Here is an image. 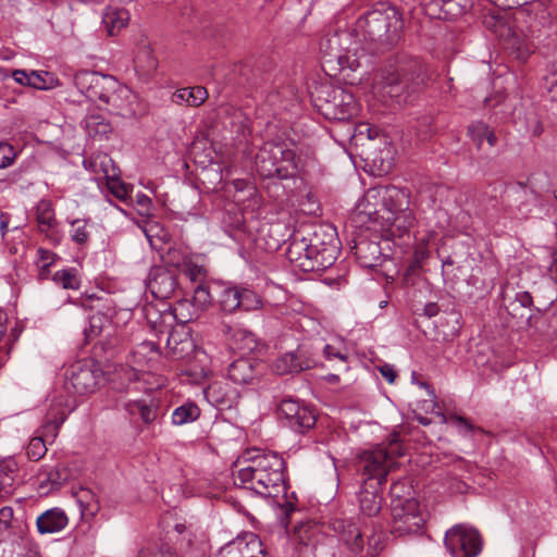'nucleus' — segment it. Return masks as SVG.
Masks as SVG:
<instances>
[{"instance_id": "21", "label": "nucleus", "mask_w": 557, "mask_h": 557, "mask_svg": "<svg viewBox=\"0 0 557 557\" xmlns=\"http://www.w3.org/2000/svg\"><path fill=\"white\" fill-rule=\"evenodd\" d=\"M472 5V0H426L421 2L425 15L432 20L442 21H454L467 13Z\"/></svg>"}, {"instance_id": "33", "label": "nucleus", "mask_w": 557, "mask_h": 557, "mask_svg": "<svg viewBox=\"0 0 557 557\" xmlns=\"http://www.w3.org/2000/svg\"><path fill=\"white\" fill-rule=\"evenodd\" d=\"M430 257V250L424 244H419L413 253L407 260V264L405 265L403 280L406 285H413L414 278L422 271L424 262Z\"/></svg>"}, {"instance_id": "23", "label": "nucleus", "mask_w": 557, "mask_h": 557, "mask_svg": "<svg viewBox=\"0 0 557 557\" xmlns=\"http://www.w3.org/2000/svg\"><path fill=\"white\" fill-rule=\"evenodd\" d=\"M414 215L410 209L392 216L385 215L381 222V237L386 240H403L410 238V228L413 226Z\"/></svg>"}, {"instance_id": "41", "label": "nucleus", "mask_w": 557, "mask_h": 557, "mask_svg": "<svg viewBox=\"0 0 557 557\" xmlns=\"http://www.w3.org/2000/svg\"><path fill=\"white\" fill-rule=\"evenodd\" d=\"M200 413L201 410L198 405L188 400L174 409L172 413V423L174 425L191 423L199 419Z\"/></svg>"}, {"instance_id": "63", "label": "nucleus", "mask_w": 557, "mask_h": 557, "mask_svg": "<svg viewBox=\"0 0 557 557\" xmlns=\"http://www.w3.org/2000/svg\"><path fill=\"white\" fill-rule=\"evenodd\" d=\"M137 213L141 216H153V205L150 197L143 193L136 195Z\"/></svg>"}, {"instance_id": "51", "label": "nucleus", "mask_w": 557, "mask_h": 557, "mask_svg": "<svg viewBox=\"0 0 557 557\" xmlns=\"http://www.w3.org/2000/svg\"><path fill=\"white\" fill-rule=\"evenodd\" d=\"M490 127L483 121H475L468 125L467 133L478 149H481Z\"/></svg>"}, {"instance_id": "9", "label": "nucleus", "mask_w": 557, "mask_h": 557, "mask_svg": "<svg viewBox=\"0 0 557 557\" xmlns=\"http://www.w3.org/2000/svg\"><path fill=\"white\" fill-rule=\"evenodd\" d=\"M66 388L86 395L96 392L107 381L106 372L94 359H82L72 363L65 371Z\"/></svg>"}, {"instance_id": "64", "label": "nucleus", "mask_w": 557, "mask_h": 557, "mask_svg": "<svg viewBox=\"0 0 557 557\" xmlns=\"http://www.w3.org/2000/svg\"><path fill=\"white\" fill-rule=\"evenodd\" d=\"M15 157L16 153L14 148L10 144L0 143V169L10 166L13 163Z\"/></svg>"}, {"instance_id": "17", "label": "nucleus", "mask_w": 557, "mask_h": 557, "mask_svg": "<svg viewBox=\"0 0 557 557\" xmlns=\"http://www.w3.org/2000/svg\"><path fill=\"white\" fill-rule=\"evenodd\" d=\"M483 24L499 38L505 49H522L523 36L513 27L507 12L491 11L484 15Z\"/></svg>"}, {"instance_id": "45", "label": "nucleus", "mask_w": 557, "mask_h": 557, "mask_svg": "<svg viewBox=\"0 0 557 557\" xmlns=\"http://www.w3.org/2000/svg\"><path fill=\"white\" fill-rule=\"evenodd\" d=\"M161 260L163 262L162 267L175 269L176 273H178L188 262L189 258L182 249L169 247L168 250L161 255Z\"/></svg>"}, {"instance_id": "59", "label": "nucleus", "mask_w": 557, "mask_h": 557, "mask_svg": "<svg viewBox=\"0 0 557 557\" xmlns=\"http://www.w3.org/2000/svg\"><path fill=\"white\" fill-rule=\"evenodd\" d=\"M47 453V438L36 436L30 440L27 446V456L32 460L41 459Z\"/></svg>"}, {"instance_id": "3", "label": "nucleus", "mask_w": 557, "mask_h": 557, "mask_svg": "<svg viewBox=\"0 0 557 557\" xmlns=\"http://www.w3.org/2000/svg\"><path fill=\"white\" fill-rule=\"evenodd\" d=\"M357 30L361 33L366 41L362 51L381 54L399 42L404 22L395 7L381 4L358 18Z\"/></svg>"}, {"instance_id": "44", "label": "nucleus", "mask_w": 557, "mask_h": 557, "mask_svg": "<svg viewBox=\"0 0 557 557\" xmlns=\"http://www.w3.org/2000/svg\"><path fill=\"white\" fill-rule=\"evenodd\" d=\"M352 554H361L364 548L363 533L356 523L348 525L342 540Z\"/></svg>"}, {"instance_id": "52", "label": "nucleus", "mask_w": 557, "mask_h": 557, "mask_svg": "<svg viewBox=\"0 0 557 557\" xmlns=\"http://www.w3.org/2000/svg\"><path fill=\"white\" fill-rule=\"evenodd\" d=\"M414 128L417 131V135L421 139L429 138L436 132L434 116L432 114L421 115L420 117L417 119Z\"/></svg>"}, {"instance_id": "8", "label": "nucleus", "mask_w": 557, "mask_h": 557, "mask_svg": "<svg viewBox=\"0 0 557 557\" xmlns=\"http://www.w3.org/2000/svg\"><path fill=\"white\" fill-rule=\"evenodd\" d=\"M397 484L391 488V516L392 531L395 537H406L422 533L424 518L422 516L420 504L414 498L400 497L395 495Z\"/></svg>"}, {"instance_id": "11", "label": "nucleus", "mask_w": 557, "mask_h": 557, "mask_svg": "<svg viewBox=\"0 0 557 557\" xmlns=\"http://www.w3.org/2000/svg\"><path fill=\"white\" fill-rule=\"evenodd\" d=\"M444 543L453 557H476L483 546L479 531L462 524L449 529Z\"/></svg>"}, {"instance_id": "5", "label": "nucleus", "mask_w": 557, "mask_h": 557, "mask_svg": "<svg viewBox=\"0 0 557 557\" xmlns=\"http://www.w3.org/2000/svg\"><path fill=\"white\" fill-rule=\"evenodd\" d=\"M356 468L361 475L357 493L359 510L364 517H377L383 507V491L387 483L386 456L383 453H360L357 455Z\"/></svg>"}, {"instance_id": "46", "label": "nucleus", "mask_w": 557, "mask_h": 557, "mask_svg": "<svg viewBox=\"0 0 557 557\" xmlns=\"http://www.w3.org/2000/svg\"><path fill=\"white\" fill-rule=\"evenodd\" d=\"M52 281L64 289H78L81 286V281L75 268L57 271L52 276Z\"/></svg>"}, {"instance_id": "20", "label": "nucleus", "mask_w": 557, "mask_h": 557, "mask_svg": "<svg viewBox=\"0 0 557 557\" xmlns=\"http://www.w3.org/2000/svg\"><path fill=\"white\" fill-rule=\"evenodd\" d=\"M147 287L156 299H170L178 289V273L175 269L154 265L149 271Z\"/></svg>"}, {"instance_id": "32", "label": "nucleus", "mask_w": 557, "mask_h": 557, "mask_svg": "<svg viewBox=\"0 0 557 557\" xmlns=\"http://www.w3.org/2000/svg\"><path fill=\"white\" fill-rule=\"evenodd\" d=\"M206 396L219 409L232 408L238 398L235 389L227 384L213 383L206 391Z\"/></svg>"}, {"instance_id": "15", "label": "nucleus", "mask_w": 557, "mask_h": 557, "mask_svg": "<svg viewBox=\"0 0 557 557\" xmlns=\"http://www.w3.org/2000/svg\"><path fill=\"white\" fill-rule=\"evenodd\" d=\"M292 237V232L287 224L282 221L269 222L258 220V226L253 228V235L250 236L249 244L267 252L277 251L283 244H286Z\"/></svg>"}, {"instance_id": "42", "label": "nucleus", "mask_w": 557, "mask_h": 557, "mask_svg": "<svg viewBox=\"0 0 557 557\" xmlns=\"http://www.w3.org/2000/svg\"><path fill=\"white\" fill-rule=\"evenodd\" d=\"M16 470L17 463L13 458L0 462V493L10 494L12 492Z\"/></svg>"}, {"instance_id": "35", "label": "nucleus", "mask_w": 557, "mask_h": 557, "mask_svg": "<svg viewBox=\"0 0 557 557\" xmlns=\"http://www.w3.org/2000/svg\"><path fill=\"white\" fill-rule=\"evenodd\" d=\"M373 193L374 188L364 195L362 203L358 207V216L362 223H373L380 226L385 215L381 211L380 200L372 195Z\"/></svg>"}, {"instance_id": "39", "label": "nucleus", "mask_w": 557, "mask_h": 557, "mask_svg": "<svg viewBox=\"0 0 557 557\" xmlns=\"http://www.w3.org/2000/svg\"><path fill=\"white\" fill-rule=\"evenodd\" d=\"M84 127L91 137H107L113 129L110 121L99 113H90L83 121Z\"/></svg>"}, {"instance_id": "24", "label": "nucleus", "mask_w": 557, "mask_h": 557, "mask_svg": "<svg viewBox=\"0 0 557 557\" xmlns=\"http://www.w3.org/2000/svg\"><path fill=\"white\" fill-rule=\"evenodd\" d=\"M257 552L260 555L267 554L259 536L255 533H248L225 544L218 552L216 557H258L255 555Z\"/></svg>"}, {"instance_id": "16", "label": "nucleus", "mask_w": 557, "mask_h": 557, "mask_svg": "<svg viewBox=\"0 0 557 557\" xmlns=\"http://www.w3.org/2000/svg\"><path fill=\"white\" fill-rule=\"evenodd\" d=\"M272 62L268 58H250L234 65L233 79L245 89H256L268 79Z\"/></svg>"}, {"instance_id": "50", "label": "nucleus", "mask_w": 557, "mask_h": 557, "mask_svg": "<svg viewBox=\"0 0 557 557\" xmlns=\"http://www.w3.org/2000/svg\"><path fill=\"white\" fill-rule=\"evenodd\" d=\"M296 351L305 369H313L320 364L318 349H315L313 345L301 344L296 348Z\"/></svg>"}, {"instance_id": "1", "label": "nucleus", "mask_w": 557, "mask_h": 557, "mask_svg": "<svg viewBox=\"0 0 557 557\" xmlns=\"http://www.w3.org/2000/svg\"><path fill=\"white\" fill-rule=\"evenodd\" d=\"M251 466L238 470L237 479L245 488L253 491L262 497H278L283 493V502H277L283 517L282 523L287 528L290 515L297 509L296 495L287 496L286 462L275 451L259 453L250 457Z\"/></svg>"}, {"instance_id": "13", "label": "nucleus", "mask_w": 557, "mask_h": 557, "mask_svg": "<svg viewBox=\"0 0 557 557\" xmlns=\"http://www.w3.org/2000/svg\"><path fill=\"white\" fill-rule=\"evenodd\" d=\"M504 308L507 314L521 326L530 329L537 327L539 313L535 310V300L533 294L529 290H517L513 296L502 293Z\"/></svg>"}, {"instance_id": "27", "label": "nucleus", "mask_w": 557, "mask_h": 557, "mask_svg": "<svg viewBox=\"0 0 557 557\" xmlns=\"http://www.w3.org/2000/svg\"><path fill=\"white\" fill-rule=\"evenodd\" d=\"M550 0H531L525 5L519 7L518 13L533 15V22L530 24L532 30H535L537 26L557 30V24L554 22L550 11Z\"/></svg>"}, {"instance_id": "58", "label": "nucleus", "mask_w": 557, "mask_h": 557, "mask_svg": "<svg viewBox=\"0 0 557 557\" xmlns=\"http://www.w3.org/2000/svg\"><path fill=\"white\" fill-rule=\"evenodd\" d=\"M122 380L120 385H115L113 379H111L112 388L117 392H127L131 383L138 380L137 372L133 368H122L116 374Z\"/></svg>"}, {"instance_id": "22", "label": "nucleus", "mask_w": 557, "mask_h": 557, "mask_svg": "<svg viewBox=\"0 0 557 557\" xmlns=\"http://www.w3.org/2000/svg\"><path fill=\"white\" fill-rule=\"evenodd\" d=\"M381 202V211L384 215L392 216L398 212L410 209V191L406 187L394 185L374 188L372 194Z\"/></svg>"}, {"instance_id": "19", "label": "nucleus", "mask_w": 557, "mask_h": 557, "mask_svg": "<svg viewBox=\"0 0 557 557\" xmlns=\"http://www.w3.org/2000/svg\"><path fill=\"white\" fill-rule=\"evenodd\" d=\"M381 236L372 234L371 236L359 234L355 239L352 247L355 257L360 267L366 269H375L388 259V255L383 252L380 245Z\"/></svg>"}, {"instance_id": "49", "label": "nucleus", "mask_w": 557, "mask_h": 557, "mask_svg": "<svg viewBox=\"0 0 557 557\" xmlns=\"http://www.w3.org/2000/svg\"><path fill=\"white\" fill-rule=\"evenodd\" d=\"M385 540L386 535L382 531V525H375L373 524V532L371 535L368 536V548H367V555L369 557H376L379 556L385 548Z\"/></svg>"}, {"instance_id": "6", "label": "nucleus", "mask_w": 557, "mask_h": 557, "mask_svg": "<svg viewBox=\"0 0 557 557\" xmlns=\"http://www.w3.org/2000/svg\"><path fill=\"white\" fill-rule=\"evenodd\" d=\"M310 98L317 111L329 121H349L357 114L355 96L327 79L313 83Z\"/></svg>"}, {"instance_id": "55", "label": "nucleus", "mask_w": 557, "mask_h": 557, "mask_svg": "<svg viewBox=\"0 0 557 557\" xmlns=\"http://www.w3.org/2000/svg\"><path fill=\"white\" fill-rule=\"evenodd\" d=\"M235 348L240 350H253L257 346L256 336L252 332L246 330H237L233 335Z\"/></svg>"}, {"instance_id": "29", "label": "nucleus", "mask_w": 557, "mask_h": 557, "mask_svg": "<svg viewBox=\"0 0 557 557\" xmlns=\"http://www.w3.org/2000/svg\"><path fill=\"white\" fill-rule=\"evenodd\" d=\"M69 523L65 511L59 507L46 510L36 519L37 531L40 534H50L62 531Z\"/></svg>"}, {"instance_id": "36", "label": "nucleus", "mask_w": 557, "mask_h": 557, "mask_svg": "<svg viewBox=\"0 0 557 557\" xmlns=\"http://www.w3.org/2000/svg\"><path fill=\"white\" fill-rule=\"evenodd\" d=\"M129 21V13L125 9L108 7L102 15V24L110 36L117 34Z\"/></svg>"}, {"instance_id": "4", "label": "nucleus", "mask_w": 557, "mask_h": 557, "mask_svg": "<svg viewBox=\"0 0 557 557\" xmlns=\"http://www.w3.org/2000/svg\"><path fill=\"white\" fill-rule=\"evenodd\" d=\"M286 248L288 261L302 272H320L329 269L336 260L337 246L334 231L300 237V232L292 233Z\"/></svg>"}, {"instance_id": "56", "label": "nucleus", "mask_w": 557, "mask_h": 557, "mask_svg": "<svg viewBox=\"0 0 557 557\" xmlns=\"http://www.w3.org/2000/svg\"><path fill=\"white\" fill-rule=\"evenodd\" d=\"M363 453H383L387 460L388 458L403 456L405 454V449L399 435L397 433H393L389 435L388 447L386 449L364 450Z\"/></svg>"}, {"instance_id": "48", "label": "nucleus", "mask_w": 557, "mask_h": 557, "mask_svg": "<svg viewBox=\"0 0 557 557\" xmlns=\"http://www.w3.org/2000/svg\"><path fill=\"white\" fill-rule=\"evenodd\" d=\"M36 213L38 227L41 232H47L54 225V211L49 201H39L37 205Z\"/></svg>"}, {"instance_id": "60", "label": "nucleus", "mask_w": 557, "mask_h": 557, "mask_svg": "<svg viewBox=\"0 0 557 557\" xmlns=\"http://www.w3.org/2000/svg\"><path fill=\"white\" fill-rule=\"evenodd\" d=\"M294 357L290 351L280 356L273 364L274 371L280 374H292L297 373V368H295Z\"/></svg>"}, {"instance_id": "40", "label": "nucleus", "mask_w": 557, "mask_h": 557, "mask_svg": "<svg viewBox=\"0 0 557 557\" xmlns=\"http://www.w3.org/2000/svg\"><path fill=\"white\" fill-rule=\"evenodd\" d=\"M207 97V89L202 86H196L176 90L172 96V100L175 103L186 102L190 107H198L203 103Z\"/></svg>"}, {"instance_id": "61", "label": "nucleus", "mask_w": 557, "mask_h": 557, "mask_svg": "<svg viewBox=\"0 0 557 557\" xmlns=\"http://www.w3.org/2000/svg\"><path fill=\"white\" fill-rule=\"evenodd\" d=\"M108 189L119 200L125 201L128 197L129 187L120 178H111L108 181Z\"/></svg>"}, {"instance_id": "37", "label": "nucleus", "mask_w": 557, "mask_h": 557, "mask_svg": "<svg viewBox=\"0 0 557 557\" xmlns=\"http://www.w3.org/2000/svg\"><path fill=\"white\" fill-rule=\"evenodd\" d=\"M374 54L362 53L359 57L351 58L350 55L342 54L339 50L336 52H325L324 58L325 62L332 63L333 61H336L337 64L341 66V70H344L346 67L350 69L351 71L357 70L358 67L362 66L363 64L369 66L373 64L372 57Z\"/></svg>"}, {"instance_id": "28", "label": "nucleus", "mask_w": 557, "mask_h": 557, "mask_svg": "<svg viewBox=\"0 0 557 557\" xmlns=\"http://www.w3.org/2000/svg\"><path fill=\"white\" fill-rule=\"evenodd\" d=\"M225 226L228 228L230 236L243 245L249 244L250 236L253 235V228L258 226V219L250 216L245 219L242 212L234 214L227 213V220H224Z\"/></svg>"}, {"instance_id": "57", "label": "nucleus", "mask_w": 557, "mask_h": 557, "mask_svg": "<svg viewBox=\"0 0 557 557\" xmlns=\"http://www.w3.org/2000/svg\"><path fill=\"white\" fill-rule=\"evenodd\" d=\"M114 347L107 341H98L92 347V358L101 366L102 361H108L114 356Z\"/></svg>"}, {"instance_id": "62", "label": "nucleus", "mask_w": 557, "mask_h": 557, "mask_svg": "<svg viewBox=\"0 0 557 557\" xmlns=\"http://www.w3.org/2000/svg\"><path fill=\"white\" fill-rule=\"evenodd\" d=\"M72 226L74 227L71 235L72 240L79 245L86 244L89 239V233L86 230V221L74 220Z\"/></svg>"}, {"instance_id": "38", "label": "nucleus", "mask_w": 557, "mask_h": 557, "mask_svg": "<svg viewBox=\"0 0 557 557\" xmlns=\"http://www.w3.org/2000/svg\"><path fill=\"white\" fill-rule=\"evenodd\" d=\"M66 419L64 411L52 408L48 411L45 422L40 429V437L47 438V443H52L57 437L60 426Z\"/></svg>"}, {"instance_id": "7", "label": "nucleus", "mask_w": 557, "mask_h": 557, "mask_svg": "<svg viewBox=\"0 0 557 557\" xmlns=\"http://www.w3.org/2000/svg\"><path fill=\"white\" fill-rule=\"evenodd\" d=\"M256 171L263 178H293L298 174L296 153L284 140H268L256 154Z\"/></svg>"}, {"instance_id": "26", "label": "nucleus", "mask_w": 557, "mask_h": 557, "mask_svg": "<svg viewBox=\"0 0 557 557\" xmlns=\"http://www.w3.org/2000/svg\"><path fill=\"white\" fill-rule=\"evenodd\" d=\"M10 76L15 83L38 90H50L60 85L59 78L53 73L46 71L14 70L9 71Z\"/></svg>"}, {"instance_id": "54", "label": "nucleus", "mask_w": 557, "mask_h": 557, "mask_svg": "<svg viewBox=\"0 0 557 557\" xmlns=\"http://www.w3.org/2000/svg\"><path fill=\"white\" fill-rule=\"evenodd\" d=\"M182 272L194 284L206 283L208 272L205 267L194 263L190 259L182 269Z\"/></svg>"}, {"instance_id": "2", "label": "nucleus", "mask_w": 557, "mask_h": 557, "mask_svg": "<svg viewBox=\"0 0 557 557\" xmlns=\"http://www.w3.org/2000/svg\"><path fill=\"white\" fill-rule=\"evenodd\" d=\"M429 81L425 64L417 57L398 52L387 59L380 72L383 96L397 104L413 102Z\"/></svg>"}, {"instance_id": "10", "label": "nucleus", "mask_w": 557, "mask_h": 557, "mask_svg": "<svg viewBox=\"0 0 557 557\" xmlns=\"http://www.w3.org/2000/svg\"><path fill=\"white\" fill-rule=\"evenodd\" d=\"M277 414L284 426L298 434L312 430L318 418L313 407L290 397L281 400Z\"/></svg>"}, {"instance_id": "47", "label": "nucleus", "mask_w": 557, "mask_h": 557, "mask_svg": "<svg viewBox=\"0 0 557 557\" xmlns=\"http://www.w3.org/2000/svg\"><path fill=\"white\" fill-rule=\"evenodd\" d=\"M216 286L212 289L208 282L197 284L193 297L195 305L201 308L211 305L216 298Z\"/></svg>"}, {"instance_id": "12", "label": "nucleus", "mask_w": 557, "mask_h": 557, "mask_svg": "<svg viewBox=\"0 0 557 557\" xmlns=\"http://www.w3.org/2000/svg\"><path fill=\"white\" fill-rule=\"evenodd\" d=\"M216 300L222 311L226 313H233L236 310L252 311L262 307L261 297L248 287L216 286Z\"/></svg>"}, {"instance_id": "53", "label": "nucleus", "mask_w": 557, "mask_h": 557, "mask_svg": "<svg viewBox=\"0 0 557 557\" xmlns=\"http://www.w3.org/2000/svg\"><path fill=\"white\" fill-rule=\"evenodd\" d=\"M317 549V542L312 537L307 536V539H305L300 535L298 542L295 544L294 557H315Z\"/></svg>"}, {"instance_id": "14", "label": "nucleus", "mask_w": 557, "mask_h": 557, "mask_svg": "<svg viewBox=\"0 0 557 557\" xmlns=\"http://www.w3.org/2000/svg\"><path fill=\"white\" fill-rule=\"evenodd\" d=\"M76 88L90 101L106 102L113 88H119V81L112 75L94 71H79L74 75Z\"/></svg>"}, {"instance_id": "43", "label": "nucleus", "mask_w": 557, "mask_h": 557, "mask_svg": "<svg viewBox=\"0 0 557 557\" xmlns=\"http://www.w3.org/2000/svg\"><path fill=\"white\" fill-rule=\"evenodd\" d=\"M109 323L110 317L101 308L96 309V312L89 315V326L84 329L86 342L99 336L103 327Z\"/></svg>"}, {"instance_id": "25", "label": "nucleus", "mask_w": 557, "mask_h": 557, "mask_svg": "<svg viewBox=\"0 0 557 557\" xmlns=\"http://www.w3.org/2000/svg\"><path fill=\"white\" fill-rule=\"evenodd\" d=\"M74 473L66 462H57L54 466H44L38 473V488L45 494L58 491L73 478Z\"/></svg>"}, {"instance_id": "30", "label": "nucleus", "mask_w": 557, "mask_h": 557, "mask_svg": "<svg viewBox=\"0 0 557 557\" xmlns=\"http://www.w3.org/2000/svg\"><path fill=\"white\" fill-rule=\"evenodd\" d=\"M531 294L535 300V310L540 318L557 300V288L550 280H544L532 287Z\"/></svg>"}, {"instance_id": "18", "label": "nucleus", "mask_w": 557, "mask_h": 557, "mask_svg": "<svg viewBox=\"0 0 557 557\" xmlns=\"http://www.w3.org/2000/svg\"><path fill=\"white\" fill-rule=\"evenodd\" d=\"M265 372V362L251 357L238 358L227 368V376L233 383L250 387L259 385Z\"/></svg>"}, {"instance_id": "34", "label": "nucleus", "mask_w": 557, "mask_h": 557, "mask_svg": "<svg viewBox=\"0 0 557 557\" xmlns=\"http://www.w3.org/2000/svg\"><path fill=\"white\" fill-rule=\"evenodd\" d=\"M124 409L132 417L139 416L145 424H151L159 416L160 405L156 399H150L149 403L144 399L129 400Z\"/></svg>"}, {"instance_id": "31", "label": "nucleus", "mask_w": 557, "mask_h": 557, "mask_svg": "<svg viewBox=\"0 0 557 557\" xmlns=\"http://www.w3.org/2000/svg\"><path fill=\"white\" fill-rule=\"evenodd\" d=\"M131 97V90L119 83V88L112 89L104 103L110 107V113L125 117L134 112Z\"/></svg>"}]
</instances>
